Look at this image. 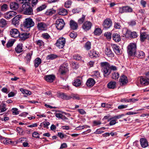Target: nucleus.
Returning <instances> with one entry per match:
<instances>
[{
  "label": "nucleus",
  "mask_w": 149,
  "mask_h": 149,
  "mask_svg": "<svg viewBox=\"0 0 149 149\" xmlns=\"http://www.w3.org/2000/svg\"><path fill=\"white\" fill-rule=\"evenodd\" d=\"M57 56L56 55L51 54L48 56L47 58L49 59L53 60L54 58H56Z\"/></svg>",
  "instance_id": "nucleus-52"
},
{
  "label": "nucleus",
  "mask_w": 149,
  "mask_h": 149,
  "mask_svg": "<svg viewBox=\"0 0 149 149\" xmlns=\"http://www.w3.org/2000/svg\"><path fill=\"white\" fill-rule=\"evenodd\" d=\"M72 98L74 99H76L77 100H79L81 98L80 96L78 95L75 94L72 95Z\"/></svg>",
  "instance_id": "nucleus-59"
},
{
  "label": "nucleus",
  "mask_w": 149,
  "mask_h": 149,
  "mask_svg": "<svg viewBox=\"0 0 149 149\" xmlns=\"http://www.w3.org/2000/svg\"><path fill=\"white\" fill-rule=\"evenodd\" d=\"M89 56L92 58H97L99 56V53H97L94 50H92L88 52Z\"/></svg>",
  "instance_id": "nucleus-20"
},
{
  "label": "nucleus",
  "mask_w": 149,
  "mask_h": 149,
  "mask_svg": "<svg viewBox=\"0 0 149 149\" xmlns=\"http://www.w3.org/2000/svg\"><path fill=\"white\" fill-rule=\"evenodd\" d=\"M123 32L124 35L126 36H130L132 38H136L137 36V34L136 32L131 31L127 28L123 29Z\"/></svg>",
  "instance_id": "nucleus-5"
},
{
  "label": "nucleus",
  "mask_w": 149,
  "mask_h": 149,
  "mask_svg": "<svg viewBox=\"0 0 149 149\" xmlns=\"http://www.w3.org/2000/svg\"><path fill=\"white\" fill-rule=\"evenodd\" d=\"M86 16L84 15H82L81 18L79 19L78 20V22L80 24H82L85 20Z\"/></svg>",
  "instance_id": "nucleus-49"
},
{
  "label": "nucleus",
  "mask_w": 149,
  "mask_h": 149,
  "mask_svg": "<svg viewBox=\"0 0 149 149\" xmlns=\"http://www.w3.org/2000/svg\"><path fill=\"white\" fill-rule=\"evenodd\" d=\"M102 33V31L101 29L99 28H96L95 29L94 33L95 35H100Z\"/></svg>",
  "instance_id": "nucleus-40"
},
{
  "label": "nucleus",
  "mask_w": 149,
  "mask_h": 149,
  "mask_svg": "<svg viewBox=\"0 0 149 149\" xmlns=\"http://www.w3.org/2000/svg\"><path fill=\"white\" fill-rule=\"evenodd\" d=\"M55 24L57 29L58 30H61L64 27L65 23L63 19H58L56 20Z\"/></svg>",
  "instance_id": "nucleus-6"
},
{
  "label": "nucleus",
  "mask_w": 149,
  "mask_h": 149,
  "mask_svg": "<svg viewBox=\"0 0 149 149\" xmlns=\"http://www.w3.org/2000/svg\"><path fill=\"white\" fill-rule=\"evenodd\" d=\"M138 100L137 99H134V98H132L128 99V102H133L134 103L135 102Z\"/></svg>",
  "instance_id": "nucleus-64"
},
{
  "label": "nucleus",
  "mask_w": 149,
  "mask_h": 149,
  "mask_svg": "<svg viewBox=\"0 0 149 149\" xmlns=\"http://www.w3.org/2000/svg\"><path fill=\"white\" fill-rule=\"evenodd\" d=\"M112 47L113 50L116 54H119L121 53L120 49L118 46L116 45H112Z\"/></svg>",
  "instance_id": "nucleus-29"
},
{
  "label": "nucleus",
  "mask_w": 149,
  "mask_h": 149,
  "mask_svg": "<svg viewBox=\"0 0 149 149\" xmlns=\"http://www.w3.org/2000/svg\"><path fill=\"white\" fill-rule=\"evenodd\" d=\"M23 46L22 43L18 44L15 48V51L17 53H20L22 52L23 50Z\"/></svg>",
  "instance_id": "nucleus-23"
},
{
  "label": "nucleus",
  "mask_w": 149,
  "mask_h": 149,
  "mask_svg": "<svg viewBox=\"0 0 149 149\" xmlns=\"http://www.w3.org/2000/svg\"><path fill=\"white\" fill-rule=\"evenodd\" d=\"M8 8V6L6 4H4L1 7V10L5 11H6Z\"/></svg>",
  "instance_id": "nucleus-53"
},
{
  "label": "nucleus",
  "mask_w": 149,
  "mask_h": 149,
  "mask_svg": "<svg viewBox=\"0 0 149 149\" xmlns=\"http://www.w3.org/2000/svg\"><path fill=\"white\" fill-rule=\"evenodd\" d=\"M19 33L18 30L16 29L13 28L11 29L10 31V36L14 38H17L19 36Z\"/></svg>",
  "instance_id": "nucleus-10"
},
{
  "label": "nucleus",
  "mask_w": 149,
  "mask_h": 149,
  "mask_svg": "<svg viewBox=\"0 0 149 149\" xmlns=\"http://www.w3.org/2000/svg\"><path fill=\"white\" fill-rule=\"evenodd\" d=\"M42 36L45 39L47 40L48 42H49V40L51 39L50 36L47 33H44L42 34Z\"/></svg>",
  "instance_id": "nucleus-38"
},
{
  "label": "nucleus",
  "mask_w": 149,
  "mask_h": 149,
  "mask_svg": "<svg viewBox=\"0 0 149 149\" xmlns=\"http://www.w3.org/2000/svg\"><path fill=\"white\" fill-rule=\"evenodd\" d=\"M21 16L17 15L14 17L12 19V23L15 26L18 25L19 22V18H21Z\"/></svg>",
  "instance_id": "nucleus-19"
},
{
  "label": "nucleus",
  "mask_w": 149,
  "mask_h": 149,
  "mask_svg": "<svg viewBox=\"0 0 149 149\" xmlns=\"http://www.w3.org/2000/svg\"><path fill=\"white\" fill-rule=\"evenodd\" d=\"M36 43L37 45L40 47L42 46L43 45V41L40 40H38L36 41Z\"/></svg>",
  "instance_id": "nucleus-60"
},
{
  "label": "nucleus",
  "mask_w": 149,
  "mask_h": 149,
  "mask_svg": "<svg viewBox=\"0 0 149 149\" xmlns=\"http://www.w3.org/2000/svg\"><path fill=\"white\" fill-rule=\"evenodd\" d=\"M85 48L87 50H89L91 48V43L90 42L88 41L84 45Z\"/></svg>",
  "instance_id": "nucleus-46"
},
{
  "label": "nucleus",
  "mask_w": 149,
  "mask_h": 149,
  "mask_svg": "<svg viewBox=\"0 0 149 149\" xmlns=\"http://www.w3.org/2000/svg\"><path fill=\"white\" fill-rule=\"evenodd\" d=\"M17 15L16 12L10 11L6 13L4 15V17L7 19H11Z\"/></svg>",
  "instance_id": "nucleus-9"
},
{
  "label": "nucleus",
  "mask_w": 149,
  "mask_h": 149,
  "mask_svg": "<svg viewBox=\"0 0 149 149\" xmlns=\"http://www.w3.org/2000/svg\"><path fill=\"white\" fill-rule=\"evenodd\" d=\"M17 130L18 133L20 134H22L23 132V130L21 128L19 127L17 128Z\"/></svg>",
  "instance_id": "nucleus-63"
},
{
  "label": "nucleus",
  "mask_w": 149,
  "mask_h": 149,
  "mask_svg": "<svg viewBox=\"0 0 149 149\" xmlns=\"http://www.w3.org/2000/svg\"><path fill=\"white\" fill-rule=\"evenodd\" d=\"M31 0H18L19 3L23 4H26V3H30V1Z\"/></svg>",
  "instance_id": "nucleus-51"
},
{
  "label": "nucleus",
  "mask_w": 149,
  "mask_h": 149,
  "mask_svg": "<svg viewBox=\"0 0 149 149\" xmlns=\"http://www.w3.org/2000/svg\"><path fill=\"white\" fill-rule=\"evenodd\" d=\"M19 7V4L15 2H12L10 3V7L11 9L15 10Z\"/></svg>",
  "instance_id": "nucleus-31"
},
{
  "label": "nucleus",
  "mask_w": 149,
  "mask_h": 149,
  "mask_svg": "<svg viewBox=\"0 0 149 149\" xmlns=\"http://www.w3.org/2000/svg\"><path fill=\"white\" fill-rule=\"evenodd\" d=\"M56 11L55 10L51 9L47 10L46 12V14L47 15H52L55 13Z\"/></svg>",
  "instance_id": "nucleus-45"
},
{
  "label": "nucleus",
  "mask_w": 149,
  "mask_h": 149,
  "mask_svg": "<svg viewBox=\"0 0 149 149\" xmlns=\"http://www.w3.org/2000/svg\"><path fill=\"white\" fill-rule=\"evenodd\" d=\"M6 107L4 104H2L1 105H0V113L4 112L7 110Z\"/></svg>",
  "instance_id": "nucleus-43"
},
{
  "label": "nucleus",
  "mask_w": 149,
  "mask_h": 149,
  "mask_svg": "<svg viewBox=\"0 0 149 149\" xmlns=\"http://www.w3.org/2000/svg\"><path fill=\"white\" fill-rule=\"evenodd\" d=\"M134 55H135V56L138 58H144L145 56L144 53L143 52L141 51L136 52Z\"/></svg>",
  "instance_id": "nucleus-22"
},
{
  "label": "nucleus",
  "mask_w": 149,
  "mask_h": 149,
  "mask_svg": "<svg viewBox=\"0 0 149 149\" xmlns=\"http://www.w3.org/2000/svg\"><path fill=\"white\" fill-rule=\"evenodd\" d=\"M93 74L92 76L94 78H98L100 77V74L98 71H95L93 72Z\"/></svg>",
  "instance_id": "nucleus-44"
},
{
  "label": "nucleus",
  "mask_w": 149,
  "mask_h": 149,
  "mask_svg": "<svg viewBox=\"0 0 149 149\" xmlns=\"http://www.w3.org/2000/svg\"><path fill=\"white\" fill-rule=\"evenodd\" d=\"M70 28L73 30H76L78 28L77 23L73 20H70Z\"/></svg>",
  "instance_id": "nucleus-27"
},
{
  "label": "nucleus",
  "mask_w": 149,
  "mask_h": 149,
  "mask_svg": "<svg viewBox=\"0 0 149 149\" xmlns=\"http://www.w3.org/2000/svg\"><path fill=\"white\" fill-rule=\"evenodd\" d=\"M136 44L134 43H130L127 47V51L128 54L130 56L134 55L136 52Z\"/></svg>",
  "instance_id": "nucleus-3"
},
{
  "label": "nucleus",
  "mask_w": 149,
  "mask_h": 149,
  "mask_svg": "<svg viewBox=\"0 0 149 149\" xmlns=\"http://www.w3.org/2000/svg\"><path fill=\"white\" fill-rule=\"evenodd\" d=\"M34 24V22L31 18H27L25 19L23 22L24 27L27 28H30L33 26Z\"/></svg>",
  "instance_id": "nucleus-4"
},
{
  "label": "nucleus",
  "mask_w": 149,
  "mask_h": 149,
  "mask_svg": "<svg viewBox=\"0 0 149 149\" xmlns=\"http://www.w3.org/2000/svg\"><path fill=\"white\" fill-rule=\"evenodd\" d=\"M117 67L113 65H111L109 63L106 62H103V73L104 77H107L111 72V70H117Z\"/></svg>",
  "instance_id": "nucleus-1"
},
{
  "label": "nucleus",
  "mask_w": 149,
  "mask_h": 149,
  "mask_svg": "<svg viewBox=\"0 0 149 149\" xmlns=\"http://www.w3.org/2000/svg\"><path fill=\"white\" fill-rule=\"evenodd\" d=\"M30 34L29 33H23L19 34V37L22 40H24L29 38Z\"/></svg>",
  "instance_id": "nucleus-21"
},
{
  "label": "nucleus",
  "mask_w": 149,
  "mask_h": 149,
  "mask_svg": "<svg viewBox=\"0 0 149 149\" xmlns=\"http://www.w3.org/2000/svg\"><path fill=\"white\" fill-rule=\"evenodd\" d=\"M111 34L112 33L111 32H107L104 33V36L106 37L107 40H110L111 38Z\"/></svg>",
  "instance_id": "nucleus-42"
},
{
  "label": "nucleus",
  "mask_w": 149,
  "mask_h": 149,
  "mask_svg": "<svg viewBox=\"0 0 149 149\" xmlns=\"http://www.w3.org/2000/svg\"><path fill=\"white\" fill-rule=\"evenodd\" d=\"M124 116V114H119L118 115L115 116L113 117H112L111 118H110V119H108V121H109L113 119H118L121 118L122 117Z\"/></svg>",
  "instance_id": "nucleus-41"
},
{
  "label": "nucleus",
  "mask_w": 149,
  "mask_h": 149,
  "mask_svg": "<svg viewBox=\"0 0 149 149\" xmlns=\"http://www.w3.org/2000/svg\"><path fill=\"white\" fill-rule=\"evenodd\" d=\"M140 142L141 147L143 148H145L148 146V142L145 139H140Z\"/></svg>",
  "instance_id": "nucleus-24"
},
{
  "label": "nucleus",
  "mask_w": 149,
  "mask_h": 149,
  "mask_svg": "<svg viewBox=\"0 0 149 149\" xmlns=\"http://www.w3.org/2000/svg\"><path fill=\"white\" fill-rule=\"evenodd\" d=\"M132 11V8L127 6L120 8L119 9V12L121 13L124 12H131Z\"/></svg>",
  "instance_id": "nucleus-12"
},
{
  "label": "nucleus",
  "mask_w": 149,
  "mask_h": 149,
  "mask_svg": "<svg viewBox=\"0 0 149 149\" xmlns=\"http://www.w3.org/2000/svg\"><path fill=\"white\" fill-rule=\"evenodd\" d=\"M32 54L33 52L31 51L27 54L26 58L28 61L30 60L31 59Z\"/></svg>",
  "instance_id": "nucleus-50"
},
{
  "label": "nucleus",
  "mask_w": 149,
  "mask_h": 149,
  "mask_svg": "<svg viewBox=\"0 0 149 149\" xmlns=\"http://www.w3.org/2000/svg\"><path fill=\"white\" fill-rule=\"evenodd\" d=\"M1 142L3 143L4 144L7 145L12 144L13 143V142L10 140L8 139V138H5L3 137L1 140Z\"/></svg>",
  "instance_id": "nucleus-30"
},
{
  "label": "nucleus",
  "mask_w": 149,
  "mask_h": 149,
  "mask_svg": "<svg viewBox=\"0 0 149 149\" xmlns=\"http://www.w3.org/2000/svg\"><path fill=\"white\" fill-rule=\"evenodd\" d=\"M92 26V23L89 21L85 22L82 26L83 29L85 31H87L90 29Z\"/></svg>",
  "instance_id": "nucleus-13"
},
{
  "label": "nucleus",
  "mask_w": 149,
  "mask_h": 149,
  "mask_svg": "<svg viewBox=\"0 0 149 149\" xmlns=\"http://www.w3.org/2000/svg\"><path fill=\"white\" fill-rule=\"evenodd\" d=\"M119 82L121 86L125 85L128 82L127 77L125 75H122L119 79Z\"/></svg>",
  "instance_id": "nucleus-14"
},
{
  "label": "nucleus",
  "mask_w": 149,
  "mask_h": 149,
  "mask_svg": "<svg viewBox=\"0 0 149 149\" xmlns=\"http://www.w3.org/2000/svg\"><path fill=\"white\" fill-rule=\"evenodd\" d=\"M81 84V81L80 79H74L73 82V84L76 87L80 86Z\"/></svg>",
  "instance_id": "nucleus-35"
},
{
  "label": "nucleus",
  "mask_w": 149,
  "mask_h": 149,
  "mask_svg": "<svg viewBox=\"0 0 149 149\" xmlns=\"http://www.w3.org/2000/svg\"><path fill=\"white\" fill-rule=\"evenodd\" d=\"M68 64L67 63H64L61 65L59 69V72L61 74L65 75L68 71Z\"/></svg>",
  "instance_id": "nucleus-7"
},
{
  "label": "nucleus",
  "mask_w": 149,
  "mask_h": 149,
  "mask_svg": "<svg viewBox=\"0 0 149 149\" xmlns=\"http://www.w3.org/2000/svg\"><path fill=\"white\" fill-rule=\"evenodd\" d=\"M95 83V81L92 78H88L86 81V86L89 88L93 86Z\"/></svg>",
  "instance_id": "nucleus-16"
},
{
  "label": "nucleus",
  "mask_w": 149,
  "mask_h": 149,
  "mask_svg": "<svg viewBox=\"0 0 149 149\" xmlns=\"http://www.w3.org/2000/svg\"><path fill=\"white\" fill-rule=\"evenodd\" d=\"M14 42L12 41H8L6 44V46L8 48L12 47L14 43Z\"/></svg>",
  "instance_id": "nucleus-55"
},
{
  "label": "nucleus",
  "mask_w": 149,
  "mask_h": 149,
  "mask_svg": "<svg viewBox=\"0 0 149 149\" xmlns=\"http://www.w3.org/2000/svg\"><path fill=\"white\" fill-rule=\"evenodd\" d=\"M22 11L23 13L27 15H31L33 14V10L30 7V3L23 4L22 6Z\"/></svg>",
  "instance_id": "nucleus-2"
},
{
  "label": "nucleus",
  "mask_w": 149,
  "mask_h": 149,
  "mask_svg": "<svg viewBox=\"0 0 149 149\" xmlns=\"http://www.w3.org/2000/svg\"><path fill=\"white\" fill-rule=\"evenodd\" d=\"M71 1L70 0L67 1L65 3V7L67 8H70L71 6Z\"/></svg>",
  "instance_id": "nucleus-47"
},
{
  "label": "nucleus",
  "mask_w": 149,
  "mask_h": 149,
  "mask_svg": "<svg viewBox=\"0 0 149 149\" xmlns=\"http://www.w3.org/2000/svg\"><path fill=\"white\" fill-rule=\"evenodd\" d=\"M58 14L61 15H65L68 13L66 10L63 8H60L58 9Z\"/></svg>",
  "instance_id": "nucleus-28"
},
{
  "label": "nucleus",
  "mask_w": 149,
  "mask_h": 149,
  "mask_svg": "<svg viewBox=\"0 0 149 149\" xmlns=\"http://www.w3.org/2000/svg\"><path fill=\"white\" fill-rule=\"evenodd\" d=\"M113 40L116 42H119L121 40L120 35L117 33H114L112 35Z\"/></svg>",
  "instance_id": "nucleus-26"
},
{
  "label": "nucleus",
  "mask_w": 149,
  "mask_h": 149,
  "mask_svg": "<svg viewBox=\"0 0 149 149\" xmlns=\"http://www.w3.org/2000/svg\"><path fill=\"white\" fill-rule=\"evenodd\" d=\"M116 84V82L111 81L109 82L107 84V87L109 88L113 89L115 88Z\"/></svg>",
  "instance_id": "nucleus-33"
},
{
  "label": "nucleus",
  "mask_w": 149,
  "mask_h": 149,
  "mask_svg": "<svg viewBox=\"0 0 149 149\" xmlns=\"http://www.w3.org/2000/svg\"><path fill=\"white\" fill-rule=\"evenodd\" d=\"M13 111V114L14 115H17L19 114V111H17V109L16 108H13L12 109Z\"/></svg>",
  "instance_id": "nucleus-56"
},
{
  "label": "nucleus",
  "mask_w": 149,
  "mask_h": 149,
  "mask_svg": "<svg viewBox=\"0 0 149 149\" xmlns=\"http://www.w3.org/2000/svg\"><path fill=\"white\" fill-rule=\"evenodd\" d=\"M146 38V33L145 32H140V39L141 42L144 41Z\"/></svg>",
  "instance_id": "nucleus-32"
},
{
  "label": "nucleus",
  "mask_w": 149,
  "mask_h": 149,
  "mask_svg": "<svg viewBox=\"0 0 149 149\" xmlns=\"http://www.w3.org/2000/svg\"><path fill=\"white\" fill-rule=\"evenodd\" d=\"M128 107L127 105H124L122 104L121 105H120L118 107V109H124L127 108Z\"/></svg>",
  "instance_id": "nucleus-58"
},
{
  "label": "nucleus",
  "mask_w": 149,
  "mask_h": 149,
  "mask_svg": "<svg viewBox=\"0 0 149 149\" xmlns=\"http://www.w3.org/2000/svg\"><path fill=\"white\" fill-rule=\"evenodd\" d=\"M73 58L76 60H80L81 59V57L79 55L77 54L73 56Z\"/></svg>",
  "instance_id": "nucleus-57"
},
{
  "label": "nucleus",
  "mask_w": 149,
  "mask_h": 149,
  "mask_svg": "<svg viewBox=\"0 0 149 149\" xmlns=\"http://www.w3.org/2000/svg\"><path fill=\"white\" fill-rule=\"evenodd\" d=\"M77 33L74 32H72L70 34V37L73 39L77 37Z\"/></svg>",
  "instance_id": "nucleus-54"
},
{
  "label": "nucleus",
  "mask_w": 149,
  "mask_h": 149,
  "mask_svg": "<svg viewBox=\"0 0 149 149\" xmlns=\"http://www.w3.org/2000/svg\"><path fill=\"white\" fill-rule=\"evenodd\" d=\"M50 125V123L47 122H44L41 123V125L44 126V127H47Z\"/></svg>",
  "instance_id": "nucleus-62"
},
{
  "label": "nucleus",
  "mask_w": 149,
  "mask_h": 149,
  "mask_svg": "<svg viewBox=\"0 0 149 149\" xmlns=\"http://www.w3.org/2000/svg\"><path fill=\"white\" fill-rule=\"evenodd\" d=\"M46 7V6L45 5H42L41 6L39 7L36 9V11L37 12L41 11L44 9H45Z\"/></svg>",
  "instance_id": "nucleus-48"
},
{
  "label": "nucleus",
  "mask_w": 149,
  "mask_h": 149,
  "mask_svg": "<svg viewBox=\"0 0 149 149\" xmlns=\"http://www.w3.org/2000/svg\"><path fill=\"white\" fill-rule=\"evenodd\" d=\"M105 53L107 56L108 57H113L114 56V54L111 50L108 48H107L105 50Z\"/></svg>",
  "instance_id": "nucleus-25"
},
{
  "label": "nucleus",
  "mask_w": 149,
  "mask_h": 149,
  "mask_svg": "<svg viewBox=\"0 0 149 149\" xmlns=\"http://www.w3.org/2000/svg\"><path fill=\"white\" fill-rule=\"evenodd\" d=\"M111 78L113 79H116L119 77V74L117 72H113L111 74Z\"/></svg>",
  "instance_id": "nucleus-37"
},
{
  "label": "nucleus",
  "mask_w": 149,
  "mask_h": 149,
  "mask_svg": "<svg viewBox=\"0 0 149 149\" xmlns=\"http://www.w3.org/2000/svg\"><path fill=\"white\" fill-rule=\"evenodd\" d=\"M37 28L39 30L45 31L47 30V26L46 24L44 22H39L38 24Z\"/></svg>",
  "instance_id": "nucleus-17"
},
{
  "label": "nucleus",
  "mask_w": 149,
  "mask_h": 149,
  "mask_svg": "<svg viewBox=\"0 0 149 149\" xmlns=\"http://www.w3.org/2000/svg\"><path fill=\"white\" fill-rule=\"evenodd\" d=\"M41 62V60L39 58H36L34 61V66L36 68L38 67Z\"/></svg>",
  "instance_id": "nucleus-34"
},
{
  "label": "nucleus",
  "mask_w": 149,
  "mask_h": 149,
  "mask_svg": "<svg viewBox=\"0 0 149 149\" xmlns=\"http://www.w3.org/2000/svg\"><path fill=\"white\" fill-rule=\"evenodd\" d=\"M8 22L3 19L0 20V27H3L5 26L7 24Z\"/></svg>",
  "instance_id": "nucleus-36"
},
{
  "label": "nucleus",
  "mask_w": 149,
  "mask_h": 149,
  "mask_svg": "<svg viewBox=\"0 0 149 149\" xmlns=\"http://www.w3.org/2000/svg\"><path fill=\"white\" fill-rule=\"evenodd\" d=\"M20 91L24 94L30 95L31 94V91L23 88H20Z\"/></svg>",
  "instance_id": "nucleus-39"
},
{
  "label": "nucleus",
  "mask_w": 149,
  "mask_h": 149,
  "mask_svg": "<svg viewBox=\"0 0 149 149\" xmlns=\"http://www.w3.org/2000/svg\"><path fill=\"white\" fill-rule=\"evenodd\" d=\"M65 42L66 40L65 38H60L57 41L56 45L59 48L62 49L64 47Z\"/></svg>",
  "instance_id": "nucleus-8"
},
{
  "label": "nucleus",
  "mask_w": 149,
  "mask_h": 149,
  "mask_svg": "<svg viewBox=\"0 0 149 149\" xmlns=\"http://www.w3.org/2000/svg\"><path fill=\"white\" fill-rule=\"evenodd\" d=\"M112 24L111 20L110 19L107 18L104 20L103 23V27L105 29H108L111 26Z\"/></svg>",
  "instance_id": "nucleus-11"
},
{
  "label": "nucleus",
  "mask_w": 149,
  "mask_h": 149,
  "mask_svg": "<svg viewBox=\"0 0 149 149\" xmlns=\"http://www.w3.org/2000/svg\"><path fill=\"white\" fill-rule=\"evenodd\" d=\"M55 78V76L54 74H50L45 75L44 79L47 82L50 83L52 82Z\"/></svg>",
  "instance_id": "nucleus-15"
},
{
  "label": "nucleus",
  "mask_w": 149,
  "mask_h": 149,
  "mask_svg": "<svg viewBox=\"0 0 149 149\" xmlns=\"http://www.w3.org/2000/svg\"><path fill=\"white\" fill-rule=\"evenodd\" d=\"M141 84L143 86H146L149 84V79L146 77H141L140 79Z\"/></svg>",
  "instance_id": "nucleus-18"
},
{
  "label": "nucleus",
  "mask_w": 149,
  "mask_h": 149,
  "mask_svg": "<svg viewBox=\"0 0 149 149\" xmlns=\"http://www.w3.org/2000/svg\"><path fill=\"white\" fill-rule=\"evenodd\" d=\"M39 134L36 132H34L32 134V136L35 138H39Z\"/></svg>",
  "instance_id": "nucleus-61"
}]
</instances>
